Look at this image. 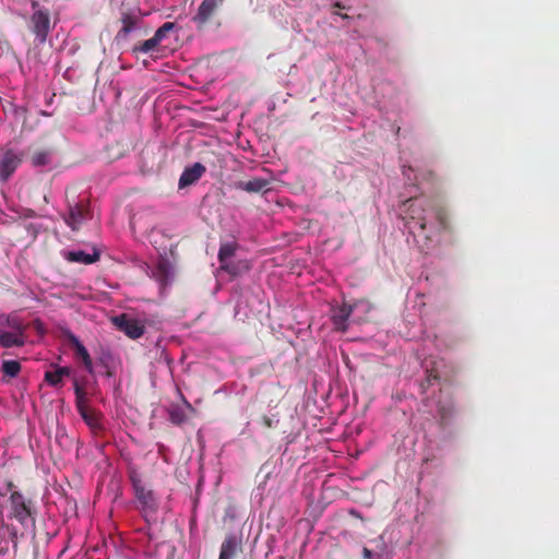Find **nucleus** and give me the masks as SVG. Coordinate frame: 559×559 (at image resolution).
I'll use <instances>...</instances> for the list:
<instances>
[{
    "mask_svg": "<svg viewBox=\"0 0 559 559\" xmlns=\"http://www.w3.org/2000/svg\"><path fill=\"white\" fill-rule=\"evenodd\" d=\"M150 240L158 253L157 263L153 270V277L159 285L162 294H169L173 277V255L175 241L173 236L160 228H154L150 234Z\"/></svg>",
    "mask_w": 559,
    "mask_h": 559,
    "instance_id": "nucleus-1",
    "label": "nucleus"
},
{
    "mask_svg": "<svg viewBox=\"0 0 559 559\" xmlns=\"http://www.w3.org/2000/svg\"><path fill=\"white\" fill-rule=\"evenodd\" d=\"M404 216L405 226L414 236H421L428 246L432 241V235L427 233V213L432 212L433 201L430 199H408Z\"/></svg>",
    "mask_w": 559,
    "mask_h": 559,
    "instance_id": "nucleus-2",
    "label": "nucleus"
},
{
    "mask_svg": "<svg viewBox=\"0 0 559 559\" xmlns=\"http://www.w3.org/2000/svg\"><path fill=\"white\" fill-rule=\"evenodd\" d=\"M64 223L72 231H78L84 223L92 218L90 201L86 198L76 200L67 192V213L62 215Z\"/></svg>",
    "mask_w": 559,
    "mask_h": 559,
    "instance_id": "nucleus-3",
    "label": "nucleus"
},
{
    "mask_svg": "<svg viewBox=\"0 0 559 559\" xmlns=\"http://www.w3.org/2000/svg\"><path fill=\"white\" fill-rule=\"evenodd\" d=\"M32 9L34 12L29 19V29L35 35V41L43 45L51 31L50 12L48 9L41 8L36 0L32 1Z\"/></svg>",
    "mask_w": 559,
    "mask_h": 559,
    "instance_id": "nucleus-4",
    "label": "nucleus"
},
{
    "mask_svg": "<svg viewBox=\"0 0 559 559\" xmlns=\"http://www.w3.org/2000/svg\"><path fill=\"white\" fill-rule=\"evenodd\" d=\"M73 386L75 393V406L79 414L91 429H93L94 431L100 430L103 428L100 423V415L94 409L87 407V394L85 389L79 383L78 379L75 378L73 379Z\"/></svg>",
    "mask_w": 559,
    "mask_h": 559,
    "instance_id": "nucleus-5",
    "label": "nucleus"
},
{
    "mask_svg": "<svg viewBox=\"0 0 559 559\" xmlns=\"http://www.w3.org/2000/svg\"><path fill=\"white\" fill-rule=\"evenodd\" d=\"M164 156L163 147L156 145L145 146L140 155V171L143 175L157 173L160 169Z\"/></svg>",
    "mask_w": 559,
    "mask_h": 559,
    "instance_id": "nucleus-6",
    "label": "nucleus"
},
{
    "mask_svg": "<svg viewBox=\"0 0 559 559\" xmlns=\"http://www.w3.org/2000/svg\"><path fill=\"white\" fill-rule=\"evenodd\" d=\"M23 160V154L14 150L0 152V182L5 183Z\"/></svg>",
    "mask_w": 559,
    "mask_h": 559,
    "instance_id": "nucleus-7",
    "label": "nucleus"
},
{
    "mask_svg": "<svg viewBox=\"0 0 559 559\" xmlns=\"http://www.w3.org/2000/svg\"><path fill=\"white\" fill-rule=\"evenodd\" d=\"M112 322L118 330L122 331L130 338H139L144 333V325L138 319L131 318L126 313L114 317Z\"/></svg>",
    "mask_w": 559,
    "mask_h": 559,
    "instance_id": "nucleus-8",
    "label": "nucleus"
},
{
    "mask_svg": "<svg viewBox=\"0 0 559 559\" xmlns=\"http://www.w3.org/2000/svg\"><path fill=\"white\" fill-rule=\"evenodd\" d=\"M206 168L201 163H194L193 165L186 167L182 171L179 181L178 188L186 189L194 183H197L201 177L205 174Z\"/></svg>",
    "mask_w": 559,
    "mask_h": 559,
    "instance_id": "nucleus-9",
    "label": "nucleus"
},
{
    "mask_svg": "<svg viewBox=\"0 0 559 559\" xmlns=\"http://www.w3.org/2000/svg\"><path fill=\"white\" fill-rule=\"evenodd\" d=\"M242 551L241 540L235 534H228L222 543L218 559H235Z\"/></svg>",
    "mask_w": 559,
    "mask_h": 559,
    "instance_id": "nucleus-10",
    "label": "nucleus"
},
{
    "mask_svg": "<svg viewBox=\"0 0 559 559\" xmlns=\"http://www.w3.org/2000/svg\"><path fill=\"white\" fill-rule=\"evenodd\" d=\"M68 340L70 345L73 347L75 352V356L80 358L85 367V369L93 373V361L86 349V347L81 343V341L72 333H68Z\"/></svg>",
    "mask_w": 559,
    "mask_h": 559,
    "instance_id": "nucleus-11",
    "label": "nucleus"
},
{
    "mask_svg": "<svg viewBox=\"0 0 559 559\" xmlns=\"http://www.w3.org/2000/svg\"><path fill=\"white\" fill-rule=\"evenodd\" d=\"M224 0H203L194 16V21L199 24H205L214 14L216 9L222 5Z\"/></svg>",
    "mask_w": 559,
    "mask_h": 559,
    "instance_id": "nucleus-12",
    "label": "nucleus"
},
{
    "mask_svg": "<svg viewBox=\"0 0 559 559\" xmlns=\"http://www.w3.org/2000/svg\"><path fill=\"white\" fill-rule=\"evenodd\" d=\"M10 499L13 504L14 515L19 521L23 522L26 518L31 515L29 506L25 501L22 493L14 491L11 493Z\"/></svg>",
    "mask_w": 559,
    "mask_h": 559,
    "instance_id": "nucleus-13",
    "label": "nucleus"
},
{
    "mask_svg": "<svg viewBox=\"0 0 559 559\" xmlns=\"http://www.w3.org/2000/svg\"><path fill=\"white\" fill-rule=\"evenodd\" d=\"M353 312L352 306L343 304L337 309L333 310L332 321L335 330L345 332L347 330V320Z\"/></svg>",
    "mask_w": 559,
    "mask_h": 559,
    "instance_id": "nucleus-14",
    "label": "nucleus"
},
{
    "mask_svg": "<svg viewBox=\"0 0 559 559\" xmlns=\"http://www.w3.org/2000/svg\"><path fill=\"white\" fill-rule=\"evenodd\" d=\"M271 181L263 178H253L248 181H240L237 183V188L245 190L250 193L266 192L271 188Z\"/></svg>",
    "mask_w": 559,
    "mask_h": 559,
    "instance_id": "nucleus-15",
    "label": "nucleus"
},
{
    "mask_svg": "<svg viewBox=\"0 0 559 559\" xmlns=\"http://www.w3.org/2000/svg\"><path fill=\"white\" fill-rule=\"evenodd\" d=\"M64 259L69 262L92 264L99 260V253L94 251L93 253H86L83 250L68 251L63 254Z\"/></svg>",
    "mask_w": 559,
    "mask_h": 559,
    "instance_id": "nucleus-16",
    "label": "nucleus"
},
{
    "mask_svg": "<svg viewBox=\"0 0 559 559\" xmlns=\"http://www.w3.org/2000/svg\"><path fill=\"white\" fill-rule=\"evenodd\" d=\"M219 269L231 276H238L243 272L249 271L250 264L246 260H240L237 262L228 261L219 265Z\"/></svg>",
    "mask_w": 559,
    "mask_h": 559,
    "instance_id": "nucleus-17",
    "label": "nucleus"
},
{
    "mask_svg": "<svg viewBox=\"0 0 559 559\" xmlns=\"http://www.w3.org/2000/svg\"><path fill=\"white\" fill-rule=\"evenodd\" d=\"M25 343L23 333L0 332V346L10 348L23 346Z\"/></svg>",
    "mask_w": 559,
    "mask_h": 559,
    "instance_id": "nucleus-18",
    "label": "nucleus"
},
{
    "mask_svg": "<svg viewBox=\"0 0 559 559\" xmlns=\"http://www.w3.org/2000/svg\"><path fill=\"white\" fill-rule=\"evenodd\" d=\"M431 211L435 213V217L439 224L438 231H449L451 229V224L448 211L443 206L436 205L435 203Z\"/></svg>",
    "mask_w": 559,
    "mask_h": 559,
    "instance_id": "nucleus-19",
    "label": "nucleus"
},
{
    "mask_svg": "<svg viewBox=\"0 0 559 559\" xmlns=\"http://www.w3.org/2000/svg\"><path fill=\"white\" fill-rule=\"evenodd\" d=\"M134 490L138 500L144 508L151 509L154 507V498L151 490L145 489L139 483H134Z\"/></svg>",
    "mask_w": 559,
    "mask_h": 559,
    "instance_id": "nucleus-20",
    "label": "nucleus"
},
{
    "mask_svg": "<svg viewBox=\"0 0 559 559\" xmlns=\"http://www.w3.org/2000/svg\"><path fill=\"white\" fill-rule=\"evenodd\" d=\"M159 45H160V43L157 41V39L155 37H152L150 39L139 43L138 45H134L132 48V52L136 56L139 53L155 52V51H158Z\"/></svg>",
    "mask_w": 559,
    "mask_h": 559,
    "instance_id": "nucleus-21",
    "label": "nucleus"
},
{
    "mask_svg": "<svg viewBox=\"0 0 559 559\" xmlns=\"http://www.w3.org/2000/svg\"><path fill=\"white\" fill-rule=\"evenodd\" d=\"M237 250L236 242H224L221 245L218 250V261L219 265L230 261V258L235 255Z\"/></svg>",
    "mask_w": 559,
    "mask_h": 559,
    "instance_id": "nucleus-22",
    "label": "nucleus"
},
{
    "mask_svg": "<svg viewBox=\"0 0 559 559\" xmlns=\"http://www.w3.org/2000/svg\"><path fill=\"white\" fill-rule=\"evenodd\" d=\"M1 371L4 376L15 378L21 371V365L17 360H4L1 365Z\"/></svg>",
    "mask_w": 559,
    "mask_h": 559,
    "instance_id": "nucleus-23",
    "label": "nucleus"
},
{
    "mask_svg": "<svg viewBox=\"0 0 559 559\" xmlns=\"http://www.w3.org/2000/svg\"><path fill=\"white\" fill-rule=\"evenodd\" d=\"M121 23L122 27L120 29V34H123L126 36L134 29L138 23V17L132 14L126 13L121 17Z\"/></svg>",
    "mask_w": 559,
    "mask_h": 559,
    "instance_id": "nucleus-24",
    "label": "nucleus"
},
{
    "mask_svg": "<svg viewBox=\"0 0 559 559\" xmlns=\"http://www.w3.org/2000/svg\"><path fill=\"white\" fill-rule=\"evenodd\" d=\"M31 159L35 167L46 166L50 162V153L48 151H38L32 155Z\"/></svg>",
    "mask_w": 559,
    "mask_h": 559,
    "instance_id": "nucleus-25",
    "label": "nucleus"
},
{
    "mask_svg": "<svg viewBox=\"0 0 559 559\" xmlns=\"http://www.w3.org/2000/svg\"><path fill=\"white\" fill-rule=\"evenodd\" d=\"M174 29L175 22H166L159 28H157L153 37H155L157 41L162 43L166 35Z\"/></svg>",
    "mask_w": 559,
    "mask_h": 559,
    "instance_id": "nucleus-26",
    "label": "nucleus"
},
{
    "mask_svg": "<svg viewBox=\"0 0 559 559\" xmlns=\"http://www.w3.org/2000/svg\"><path fill=\"white\" fill-rule=\"evenodd\" d=\"M45 380L47 383L51 386H59L62 383V379L60 374L58 373L57 369L55 371H46L45 372Z\"/></svg>",
    "mask_w": 559,
    "mask_h": 559,
    "instance_id": "nucleus-27",
    "label": "nucleus"
},
{
    "mask_svg": "<svg viewBox=\"0 0 559 559\" xmlns=\"http://www.w3.org/2000/svg\"><path fill=\"white\" fill-rule=\"evenodd\" d=\"M7 324L10 328L16 330V333H23L24 331V325L16 318L9 317L7 320Z\"/></svg>",
    "mask_w": 559,
    "mask_h": 559,
    "instance_id": "nucleus-28",
    "label": "nucleus"
},
{
    "mask_svg": "<svg viewBox=\"0 0 559 559\" xmlns=\"http://www.w3.org/2000/svg\"><path fill=\"white\" fill-rule=\"evenodd\" d=\"M57 371L58 373L60 374L61 379L64 377V376H70L71 373V369L69 367H58L57 368Z\"/></svg>",
    "mask_w": 559,
    "mask_h": 559,
    "instance_id": "nucleus-29",
    "label": "nucleus"
},
{
    "mask_svg": "<svg viewBox=\"0 0 559 559\" xmlns=\"http://www.w3.org/2000/svg\"><path fill=\"white\" fill-rule=\"evenodd\" d=\"M262 423L263 425L266 427V428H272L274 426V421L272 418H270L269 416H263L262 417Z\"/></svg>",
    "mask_w": 559,
    "mask_h": 559,
    "instance_id": "nucleus-30",
    "label": "nucleus"
},
{
    "mask_svg": "<svg viewBox=\"0 0 559 559\" xmlns=\"http://www.w3.org/2000/svg\"><path fill=\"white\" fill-rule=\"evenodd\" d=\"M362 557L364 559H374L373 552L367 547L362 549Z\"/></svg>",
    "mask_w": 559,
    "mask_h": 559,
    "instance_id": "nucleus-31",
    "label": "nucleus"
},
{
    "mask_svg": "<svg viewBox=\"0 0 559 559\" xmlns=\"http://www.w3.org/2000/svg\"><path fill=\"white\" fill-rule=\"evenodd\" d=\"M169 419L175 423V409L169 411Z\"/></svg>",
    "mask_w": 559,
    "mask_h": 559,
    "instance_id": "nucleus-32",
    "label": "nucleus"
},
{
    "mask_svg": "<svg viewBox=\"0 0 559 559\" xmlns=\"http://www.w3.org/2000/svg\"><path fill=\"white\" fill-rule=\"evenodd\" d=\"M176 418H177V423H178V421L180 420V418H179V414H178V413H177V415H176Z\"/></svg>",
    "mask_w": 559,
    "mask_h": 559,
    "instance_id": "nucleus-33",
    "label": "nucleus"
}]
</instances>
